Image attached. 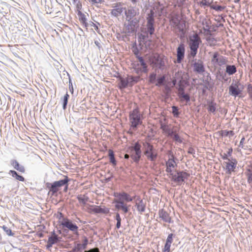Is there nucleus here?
Instances as JSON below:
<instances>
[{"label": "nucleus", "instance_id": "nucleus-1", "mask_svg": "<svg viewBox=\"0 0 252 252\" xmlns=\"http://www.w3.org/2000/svg\"><path fill=\"white\" fill-rule=\"evenodd\" d=\"M113 196L115 198L113 200V203L115 204V207L118 211L121 210L124 214H126L129 211V206L126 203L132 202L133 198L130 195L125 192H114Z\"/></svg>", "mask_w": 252, "mask_h": 252}, {"label": "nucleus", "instance_id": "nucleus-2", "mask_svg": "<svg viewBox=\"0 0 252 252\" xmlns=\"http://www.w3.org/2000/svg\"><path fill=\"white\" fill-rule=\"evenodd\" d=\"M139 14V9L135 7L130 6L127 9L126 8L125 15L126 20L128 22L126 28L128 31L134 32L139 26L140 18L137 17Z\"/></svg>", "mask_w": 252, "mask_h": 252}, {"label": "nucleus", "instance_id": "nucleus-3", "mask_svg": "<svg viewBox=\"0 0 252 252\" xmlns=\"http://www.w3.org/2000/svg\"><path fill=\"white\" fill-rule=\"evenodd\" d=\"M170 22L174 28V32L180 39L184 38L186 33V21L180 18L178 15H176L171 18Z\"/></svg>", "mask_w": 252, "mask_h": 252}, {"label": "nucleus", "instance_id": "nucleus-4", "mask_svg": "<svg viewBox=\"0 0 252 252\" xmlns=\"http://www.w3.org/2000/svg\"><path fill=\"white\" fill-rule=\"evenodd\" d=\"M201 42L200 38L196 34H193L189 36L188 44L190 49V52L188 55V59L190 60L192 59V62L194 60L196 57L199 44Z\"/></svg>", "mask_w": 252, "mask_h": 252}, {"label": "nucleus", "instance_id": "nucleus-5", "mask_svg": "<svg viewBox=\"0 0 252 252\" xmlns=\"http://www.w3.org/2000/svg\"><path fill=\"white\" fill-rule=\"evenodd\" d=\"M129 119L130 123V128L128 133L132 134L133 131H136L138 128V126L142 124V116L138 108H135L130 112Z\"/></svg>", "mask_w": 252, "mask_h": 252}, {"label": "nucleus", "instance_id": "nucleus-6", "mask_svg": "<svg viewBox=\"0 0 252 252\" xmlns=\"http://www.w3.org/2000/svg\"><path fill=\"white\" fill-rule=\"evenodd\" d=\"M60 225L62 226L63 232L67 233L70 231L76 235H79V227L77 224L67 218H63V220L60 221Z\"/></svg>", "mask_w": 252, "mask_h": 252}, {"label": "nucleus", "instance_id": "nucleus-7", "mask_svg": "<svg viewBox=\"0 0 252 252\" xmlns=\"http://www.w3.org/2000/svg\"><path fill=\"white\" fill-rule=\"evenodd\" d=\"M70 181L67 176H65L63 179L60 180L59 181H55L53 183L47 182L45 184V186L47 189L49 190L50 192H51L52 195H54L55 193H57L59 190V189Z\"/></svg>", "mask_w": 252, "mask_h": 252}, {"label": "nucleus", "instance_id": "nucleus-8", "mask_svg": "<svg viewBox=\"0 0 252 252\" xmlns=\"http://www.w3.org/2000/svg\"><path fill=\"white\" fill-rule=\"evenodd\" d=\"M167 62V58L163 55L157 54L152 57L150 60V64L156 69L161 71L166 68V63Z\"/></svg>", "mask_w": 252, "mask_h": 252}, {"label": "nucleus", "instance_id": "nucleus-9", "mask_svg": "<svg viewBox=\"0 0 252 252\" xmlns=\"http://www.w3.org/2000/svg\"><path fill=\"white\" fill-rule=\"evenodd\" d=\"M129 150L132 161L138 164L142 157L141 145L138 142H136L129 148Z\"/></svg>", "mask_w": 252, "mask_h": 252}, {"label": "nucleus", "instance_id": "nucleus-10", "mask_svg": "<svg viewBox=\"0 0 252 252\" xmlns=\"http://www.w3.org/2000/svg\"><path fill=\"white\" fill-rule=\"evenodd\" d=\"M144 147V154L147 158L151 161H156L158 157V154L153 145L149 142H145L143 143Z\"/></svg>", "mask_w": 252, "mask_h": 252}, {"label": "nucleus", "instance_id": "nucleus-11", "mask_svg": "<svg viewBox=\"0 0 252 252\" xmlns=\"http://www.w3.org/2000/svg\"><path fill=\"white\" fill-rule=\"evenodd\" d=\"M189 176V174L183 170H176L171 178V180L176 183L178 185H181L185 183V180L187 179Z\"/></svg>", "mask_w": 252, "mask_h": 252}, {"label": "nucleus", "instance_id": "nucleus-12", "mask_svg": "<svg viewBox=\"0 0 252 252\" xmlns=\"http://www.w3.org/2000/svg\"><path fill=\"white\" fill-rule=\"evenodd\" d=\"M175 79L173 81V83L174 85L177 84L176 89L178 92L185 91L186 87L189 85L188 81L185 80L181 73L178 72L175 74Z\"/></svg>", "mask_w": 252, "mask_h": 252}, {"label": "nucleus", "instance_id": "nucleus-13", "mask_svg": "<svg viewBox=\"0 0 252 252\" xmlns=\"http://www.w3.org/2000/svg\"><path fill=\"white\" fill-rule=\"evenodd\" d=\"M191 65L193 66V70L194 72L198 74H201L205 71V67L203 64V62L201 60L194 58V60L192 62V59L189 60Z\"/></svg>", "mask_w": 252, "mask_h": 252}, {"label": "nucleus", "instance_id": "nucleus-14", "mask_svg": "<svg viewBox=\"0 0 252 252\" xmlns=\"http://www.w3.org/2000/svg\"><path fill=\"white\" fill-rule=\"evenodd\" d=\"M211 62L214 65L222 66L226 63V58L220 55L218 52L214 53L211 59Z\"/></svg>", "mask_w": 252, "mask_h": 252}, {"label": "nucleus", "instance_id": "nucleus-15", "mask_svg": "<svg viewBox=\"0 0 252 252\" xmlns=\"http://www.w3.org/2000/svg\"><path fill=\"white\" fill-rule=\"evenodd\" d=\"M240 83L237 81L232 83L229 87V94L230 95L236 97L242 93V90L239 88Z\"/></svg>", "mask_w": 252, "mask_h": 252}, {"label": "nucleus", "instance_id": "nucleus-16", "mask_svg": "<svg viewBox=\"0 0 252 252\" xmlns=\"http://www.w3.org/2000/svg\"><path fill=\"white\" fill-rule=\"evenodd\" d=\"M185 45L183 43H180L177 48L176 63H180L183 61L185 54Z\"/></svg>", "mask_w": 252, "mask_h": 252}, {"label": "nucleus", "instance_id": "nucleus-17", "mask_svg": "<svg viewBox=\"0 0 252 252\" xmlns=\"http://www.w3.org/2000/svg\"><path fill=\"white\" fill-rule=\"evenodd\" d=\"M224 164H226V173L230 174L234 171L237 166V161L235 158H231L228 160V162H224Z\"/></svg>", "mask_w": 252, "mask_h": 252}, {"label": "nucleus", "instance_id": "nucleus-18", "mask_svg": "<svg viewBox=\"0 0 252 252\" xmlns=\"http://www.w3.org/2000/svg\"><path fill=\"white\" fill-rule=\"evenodd\" d=\"M90 211L94 214H107L109 213V209L106 207H101L100 206L92 205L90 208Z\"/></svg>", "mask_w": 252, "mask_h": 252}, {"label": "nucleus", "instance_id": "nucleus-19", "mask_svg": "<svg viewBox=\"0 0 252 252\" xmlns=\"http://www.w3.org/2000/svg\"><path fill=\"white\" fill-rule=\"evenodd\" d=\"M177 95L181 102H185L186 105H189L190 101V96L188 93H186L185 91L177 92Z\"/></svg>", "mask_w": 252, "mask_h": 252}, {"label": "nucleus", "instance_id": "nucleus-20", "mask_svg": "<svg viewBox=\"0 0 252 252\" xmlns=\"http://www.w3.org/2000/svg\"><path fill=\"white\" fill-rule=\"evenodd\" d=\"M146 29L145 31L148 33H150V35H152L155 33V21H148L146 20Z\"/></svg>", "mask_w": 252, "mask_h": 252}, {"label": "nucleus", "instance_id": "nucleus-21", "mask_svg": "<svg viewBox=\"0 0 252 252\" xmlns=\"http://www.w3.org/2000/svg\"><path fill=\"white\" fill-rule=\"evenodd\" d=\"M158 215L159 218H161L163 221L168 223H171V218L170 217L169 213L163 209L159 210Z\"/></svg>", "mask_w": 252, "mask_h": 252}, {"label": "nucleus", "instance_id": "nucleus-22", "mask_svg": "<svg viewBox=\"0 0 252 252\" xmlns=\"http://www.w3.org/2000/svg\"><path fill=\"white\" fill-rule=\"evenodd\" d=\"M10 164L13 167V168L21 172L24 173L25 172V168L24 166L19 164V163L15 159H12L10 160Z\"/></svg>", "mask_w": 252, "mask_h": 252}, {"label": "nucleus", "instance_id": "nucleus-23", "mask_svg": "<svg viewBox=\"0 0 252 252\" xmlns=\"http://www.w3.org/2000/svg\"><path fill=\"white\" fill-rule=\"evenodd\" d=\"M77 15L81 23L83 24L86 28H87L89 27V23L87 22L86 16L80 10L77 11Z\"/></svg>", "mask_w": 252, "mask_h": 252}, {"label": "nucleus", "instance_id": "nucleus-24", "mask_svg": "<svg viewBox=\"0 0 252 252\" xmlns=\"http://www.w3.org/2000/svg\"><path fill=\"white\" fill-rule=\"evenodd\" d=\"M142 32L143 33L138 34V40L139 41L143 42L145 44L147 41H150L149 38L151 35H150V33H148L145 31H143Z\"/></svg>", "mask_w": 252, "mask_h": 252}, {"label": "nucleus", "instance_id": "nucleus-25", "mask_svg": "<svg viewBox=\"0 0 252 252\" xmlns=\"http://www.w3.org/2000/svg\"><path fill=\"white\" fill-rule=\"evenodd\" d=\"M161 128L163 131V132L167 134V136L170 137L171 138L176 132L175 130H174L173 129H171L166 125L162 124L161 125Z\"/></svg>", "mask_w": 252, "mask_h": 252}, {"label": "nucleus", "instance_id": "nucleus-26", "mask_svg": "<svg viewBox=\"0 0 252 252\" xmlns=\"http://www.w3.org/2000/svg\"><path fill=\"white\" fill-rule=\"evenodd\" d=\"M135 207L140 214H142L146 210V203L145 202H135Z\"/></svg>", "mask_w": 252, "mask_h": 252}, {"label": "nucleus", "instance_id": "nucleus-27", "mask_svg": "<svg viewBox=\"0 0 252 252\" xmlns=\"http://www.w3.org/2000/svg\"><path fill=\"white\" fill-rule=\"evenodd\" d=\"M237 72V68L235 65L226 64L225 72L229 75H232Z\"/></svg>", "mask_w": 252, "mask_h": 252}, {"label": "nucleus", "instance_id": "nucleus-28", "mask_svg": "<svg viewBox=\"0 0 252 252\" xmlns=\"http://www.w3.org/2000/svg\"><path fill=\"white\" fill-rule=\"evenodd\" d=\"M139 62V65L142 67V69L145 71V73L148 72V65L145 62V61L143 57H137L136 58Z\"/></svg>", "mask_w": 252, "mask_h": 252}, {"label": "nucleus", "instance_id": "nucleus-29", "mask_svg": "<svg viewBox=\"0 0 252 252\" xmlns=\"http://www.w3.org/2000/svg\"><path fill=\"white\" fill-rule=\"evenodd\" d=\"M8 173L17 180L21 182H24L25 180V178L23 176L19 175L15 170H10Z\"/></svg>", "mask_w": 252, "mask_h": 252}, {"label": "nucleus", "instance_id": "nucleus-30", "mask_svg": "<svg viewBox=\"0 0 252 252\" xmlns=\"http://www.w3.org/2000/svg\"><path fill=\"white\" fill-rule=\"evenodd\" d=\"M207 105H208V111L211 113H214L216 110V105L217 104L214 102L213 100H207Z\"/></svg>", "mask_w": 252, "mask_h": 252}, {"label": "nucleus", "instance_id": "nucleus-31", "mask_svg": "<svg viewBox=\"0 0 252 252\" xmlns=\"http://www.w3.org/2000/svg\"><path fill=\"white\" fill-rule=\"evenodd\" d=\"M109 161L112 164L113 166H115L117 165V160L115 158V154L113 151L111 149L108 150V155Z\"/></svg>", "mask_w": 252, "mask_h": 252}, {"label": "nucleus", "instance_id": "nucleus-32", "mask_svg": "<svg viewBox=\"0 0 252 252\" xmlns=\"http://www.w3.org/2000/svg\"><path fill=\"white\" fill-rule=\"evenodd\" d=\"M245 174L248 184L252 187V169L247 166Z\"/></svg>", "mask_w": 252, "mask_h": 252}, {"label": "nucleus", "instance_id": "nucleus-33", "mask_svg": "<svg viewBox=\"0 0 252 252\" xmlns=\"http://www.w3.org/2000/svg\"><path fill=\"white\" fill-rule=\"evenodd\" d=\"M166 81V76L165 75H162L161 76L157 77V81L156 82V86L158 87H160L165 84Z\"/></svg>", "mask_w": 252, "mask_h": 252}, {"label": "nucleus", "instance_id": "nucleus-34", "mask_svg": "<svg viewBox=\"0 0 252 252\" xmlns=\"http://www.w3.org/2000/svg\"><path fill=\"white\" fill-rule=\"evenodd\" d=\"M125 9H126V7L120 8H117L115 9H113L111 11V14L115 17H118L120 15L122 14V13H123L124 10L125 11Z\"/></svg>", "mask_w": 252, "mask_h": 252}, {"label": "nucleus", "instance_id": "nucleus-35", "mask_svg": "<svg viewBox=\"0 0 252 252\" xmlns=\"http://www.w3.org/2000/svg\"><path fill=\"white\" fill-rule=\"evenodd\" d=\"M155 8L151 9L150 11L146 14V20L148 21H155V17H156V13L155 11Z\"/></svg>", "mask_w": 252, "mask_h": 252}, {"label": "nucleus", "instance_id": "nucleus-36", "mask_svg": "<svg viewBox=\"0 0 252 252\" xmlns=\"http://www.w3.org/2000/svg\"><path fill=\"white\" fill-rule=\"evenodd\" d=\"M128 85L130 86H132L134 84L137 83L140 79L139 76H130L126 78Z\"/></svg>", "mask_w": 252, "mask_h": 252}, {"label": "nucleus", "instance_id": "nucleus-37", "mask_svg": "<svg viewBox=\"0 0 252 252\" xmlns=\"http://www.w3.org/2000/svg\"><path fill=\"white\" fill-rule=\"evenodd\" d=\"M202 24L204 25L203 29L204 32L210 33L211 29V26L210 25V22L205 19L202 21Z\"/></svg>", "mask_w": 252, "mask_h": 252}, {"label": "nucleus", "instance_id": "nucleus-38", "mask_svg": "<svg viewBox=\"0 0 252 252\" xmlns=\"http://www.w3.org/2000/svg\"><path fill=\"white\" fill-rule=\"evenodd\" d=\"M69 98V95L67 94V93H66V94L64 95L63 98L62 99V107L63 110H65L67 108V105Z\"/></svg>", "mask_w": 252, "mask_h": 252}, {"label": "nucleus", "instance_id": "nucleus-39", "mask_svg": "<svg viewBox=\"0 0 252 252\" xmlns=\"http://www.w3.org/2000/svg\"><path fill=\"white\" fill-rule=\"evenodd\" d=\"M128 85H129L128 83L126 78L125 79L122 78L120 80V83H119L120 89H121V90L127 88Z\"/></svg>", "mask_w": 252, "mask_h": 252}, {"label": "nucleus", "instance_id": "nucleus-40", "mask_svg": "<svg viewBox=\"0 0 252 252\" xmlns=\"http://www.w3.org/2000/svg\"><path fill=\"white\" fill-rule=\"evenodd\" d=\"M166 166H168L171 168H175L177 166V164L175 162L174 158H169L168 160L166 162Z\"/></svg>", "mask_w": 252, "mask_h": 252}, {"label": "nucleus", "instance_id": "nucleus-41", "mask_svg": "<svg viewBox=\"0 0 252 252\" xmlns=\"http://www.w3.org/2000/svg\"><path fill=\"white\" fill-rule=\"evenodd\" d=\"M115 219L117 221V223L116 224V228L119 229L121 226V218L120 217V214L118 212L116 213V215L115 217Z\"/></svg>", "mask_w": 252, "mask_h": 252}, {"label": "nucleus", "instance_id": "nucleus-42", "mask_svg": "<svg viewBox=\"0 0 252 252\" xmlns=\"http://www.w3.org/2000/svg\"><path fill=\"white\" fill-rule=\"evenodd\" d=\"M157 78V74L156 73L152 72L149 75L148 78L149 82L151 84H154L156 82Z\"/></svg>", "mask_w": 252, "mask_h": 252}, {"label": "nucleus", "instance_id": "nucleus-43", "mask_svg": "<svg viewBox=\"0 0 252 252\" xmlns=\"http://www.w3.org/2000/svg\"><path fill=\"white\" fill-rule=\"evenodd\" d=\"M197 4L204 8H205L206 6L210 7V6H211V2L207 0H202L201 1L197 2Z\"/></svg>", "mask_w": 252, "mask_h": 252}, {"label": "nucleus", "instance_id": "nucleus-44", "mask_svg": "<svg viewBox=\"0 0 252 252\" xmlns=\"http://www.w3.org/2000/svg\"><path fill=\"white\" fill-rule=\"evenodd\" d=\"M172 113L174 117H179L180 112H179V108L175 105L172 106Z\"/></svg>", "mask_w": 252, "mask_h": 252}, {"label": "nucleus", "instance_id": "nucleus-45", "mask_svg": "<svg viewBox=\"0 0 252 252\" xmlns=\"http://www.w3.org/2000/svg\"><path fill=\"white\" fill-rule=\"evenodd\" d=\"M204 83V84L203 85V87L206 88V89H208L209 91H211L213 89L214 87L213 84L209 81L208 79L205 80Z\"/></svg>", "mask_w": 252, "mask_h": 252}, {"label": "nucleus", "instance_id": "nucleus-46", "mask_svg": "<svg viewBox=\"0 0 252 252\" xmlns=\"http://www.w3.org/2000/svg\"><path fill=\"white\" fill-rule=\"evenodd\" d=\"M3 231L5 232V233L9 236H13L15 234L14 233H13L11 229L8 227L7 226L5 225H3L2 227Z\"/></svg>", "mask_w": 252, "mask_h": 252}, {"label": "nucleus", "instance_id": "nucleus-47", "mask_svg": "<svg viewBox=\"0 0 252 252\" xmlns=\"http://www.w3.org/2000/svg\"><path fill=\"white\" fill-rule=\"evenodd\" d=\"M61 238L60 237H52L49 236L48 237V241L51 243H53V244H55L58 242H60L61 241Z\"/></svg>", "mask_w": 252, "mask_h": 252}, {"label": "nucleus", "instance_id": "nucleus-48", "mask_svg": "<svg viewBox=\"0 0 252 252\" xmlns=\"http://www.w3.org/2000/svg\"><path fill=\"white\" fill-rule=\"evenodd\" d=\"M232 153V149L230 148L228 149V151L227 152V153H224L221 155V157L223 159L229 160L230 158L228 157L231 156Z\"/></svg>", "mask_w": 252, "mask_h": 252}, {"label": "nucleus", "instance_id": "nucleus-49", "mask_svg": "<svg viewBox=\"0 0 252 252\" xmlns=\"http://www.w3.org/2000/svg\"><path fill=\"white\" fill-rule=\"evenodd\" d=\"M77 199H78L80 203H82L83 204H86V202L89 200V197L87 196L83 197L81 195H78L77 196Z\"/></svg>", "mask_w": 252, "mask_h": 252}, {"label": "nucleus", "instance_id": "nucleus-50", "mask_svg": "<svg viewBox=\"0 0 252 252\" xmlns=\"http://www.w3.org/2000/svg\"><path fill=\"white\" fill-rule=\"evenodd\" d=\"M173 140L176 142L181 143L183 142L182 138L180 137L179 135L176 132L171 137Z\"/></svg>", "mask_w": 252, "mask_h": 252}, {"label": "nucleus", "instance_id": "nucleus-51", "mask_svg": "<svg viewBox=\"0 0 252 252\" xmlns=\"http://www.w3.org/2000/svg\"><path fill=\"white\" fill-rule=\"evenodd\" d=\"M210 8L217 11H222L224 9L225 7L220 5H211V6H210Z\"/></svg>", "mask_w": 252, "mask_h": 252}, {"label": "nucleus", "instance_id": "nucleus-52", "mask_svg": "<svg viewBox=\"0 0 252 252\" xmlns=\"http://www.w3.org/2000/svg\"><path fill=\"white\" fill-rule=\"evenodd\" d=\"M132 50L133 54H134L136 58H137V57L141 56L140 55V51L139 50V49L138 48L136 45L135 46H133Z\"/></svg>", "mask_w": 252, "mask_h": 252}, {"label": "nucleus", "instance_id": "nucleus-53", "mask_svg": "<svg viewBox=\"0 0 252 252\" xmlns=\"http://www.w3.org/2000/svg\"><path fill=\"white\" fill-rule=\"evenodd\" d=\"M174 234L173 233H170L168 234L165 243L171 245L172 243L173 242V237H174Z\"/></svg>", "mask_w": 252, "mask_h": 252}, {"label": "nucleus", "instance_id": "nucleus-54", "mask_svg": "<svg viewBox=\"0 0 252 252\" xmlns=\"http://www.w3.org/2000/svg\"><path fill=\"white\" fill-rule=\"evenodd\" d=\"M166 168L165 171L168 173L169 177L171 178L174 173V172L173 171V170L172 169V168L169 167L168 166H166Z\"/></svg>", "mask_w": 252, "mask_h": 252}, {"label": "nucleus", "instance_id": "nucleus-55", "mask_svg": "<svg viewBox=\"0 0 252 252\" xmlns=\"http://www.w3.org/2000/svg\"><path fill=\"white\" fill-rule=\"evenodd\" d=\"M67 76L69 77V90L71 93V94H73V91H74L73 87V85H72V83L71 82V80L70 79V75L68 73H67Z\"/></svg>", "mask_w": 252, "mask_h": 252}, {"label": "nucleus", "instance_id": "nucleus-56", "mask_svg": "<svg viewBox=\"0 0 252 252\" xmlns=\"http://www.w3.org/2000/svg\"><path fill=\"white\" fill-rule=\"evenodd\" d=\"M171 245L169 244L165 243L164 248L162 250V252H170Z\"/></svg>", "mask_w": 252, "mask_h": 252}, {"label": "nucleus", "instance_id": "nucleus-57", "mask_svg": "<svg viewBox=\"0 0 252 252\" xmlns=\"http://www.w3.org/2000/svg\"><path fill=\"white\" fill-rule=\"evenodd\" d=\"M90 26L91 27H94L95 30H96L97 32L98 31V25H100V24L99 23H97V24L94 23L92 21H90L89 23V26Z\"/></svg>", "mask_w": 252, "mask_h": 252}, {"label": "nucleus", "instance_id": "nucleus-58", "mask_svg": "<svg viewBox=\"0 0 252 252\" xmlns=\"http://www.w3.org/2000/svg\"><path fill=\"white\" fill-rule=\"evenodd\" d=\"M134 70L137 74H140L142 73H145V71L142 69V67L141 66L138 68H135Z\"/></svg>", "mask_w": 252, "mask_h": 252}, {"label": "nucleus", "instance_id": "nucleus-59", "mask_svg": "<svg viewBox=\"0 0 252 252\" xmlns=\"http://www.w3.org/2000/svg\"><path fill=\"white\" fill-rule=\"evenodd\" d=\"M107 174H109L110 176L108 177L105 178V182H106V183L112 180V179L113 178V174L110 171H109L108 172Z\"/></svg>", "mask_w": 252, "mask_h": 252}, {"label": "nucleus", "instance_id": "nucleus-60", "mask_svg": "<svg viewBox=\"0 0 252 252\" xmlns=\"http://www.w3.org/2000/svg\"><path fill=\"white\" fill-rule=\"evenodd\" d=\"M122 6V3L119 2H117L116 3L113 4L112 5V7L113 8V9H115L117 8H123Z\"/></svg>", "mask_w": 252, "mask_h": 252}, {"label": "nucleus", "instance_id": "nucleus-61", "mask_svg": "<svg viewBox=\"0 0 252 252\" xmlns=\"http://www.w3.org/2000/svg\"><path fill=\"white\" fill-rule=\"evenodd\" d=\"M248 92L250 98L252 99V85L251 84H249L248 86Z\"/></svg>", "mask_w": 252, "mask_h": 252}, {"label": "nucleus", "instance_id": "nucleus-62", "mask_svg": "<svg viewBox=\"0 0 252 252\" xmlns=\"http://www.w3.org/2000/svg\"><path fill=\"white\" fill-rule=\"evenodd\" d=\"M234 135V131L232 130H225V136H228L229 137H232Z\"/></svg>", "mask_w": 252, "mask_h": 252}, {"label": "nucleus", "instance_id": "nucleus-63", "mask_svg": "<svg viewBox=\"0 0 252 252\" xmlns=\"http://www.w3.org/2000/svg\"><path fill=\"white\" fill-rule=\"evenodd\" d=\"M73 249L76 250V252H81L82 251L81 248V244H77V245L73 248Z\"/></svg>", "mask_w": 252, "mask_h": 252}, {"label": "nucleus", "instance_id": "nucleus-64", "mask_svg": "<svg viewBox=\"0 0 252 252\" xmlns=\"http://www.w3.org/2000/svg\"><path fill=\"white\" fill-rule=\"evenodd\" d=\"M245 140V137L243 136L241 140H240V143H239V147L241 148H244V141Z\"/></svg>", "mask_w": 252, "mask_h": 252}]
</instances>
